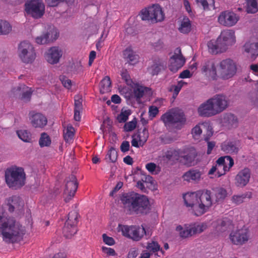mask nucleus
I'll return each mask as SVG.
<instances>
[{
	"label": "nucleus",
	"instance_id": "f257e3e1",
	"mask_svg": "<svg viewBox=\"0 0 258 258\" xmlns=\"http://www.w3.org/2000/svg\"><path fill=\"white\" fill-rule=\"evenodd\" d=\"M124 210L129 215H146L151 210L148 197L134 191L123 194L120 198Z\"/></svg>",
	"mask_w": 258,
	"mask_h": 258
},
{
	"label": "nucleus",
	"instance_id": "f03ea898",
	"mask_svg": "<svg viewBox=\"0 0 258 258\" xmlns=\"http://www.w3.org/2000/svg\"><path fill=\"white\" fill-rule=\"evenodd\" d=\"M25 230L15 220L0 215V235L7 243H17L23 239Z\"/></svg>",
	"mask_w": 258,
	"mask_h": 258
},
{
	"label": "nucleus",
	"instance_id": "7ed1b4c3",
	"mask_svg": "<svg viewBox=\"0 0 258 258\" xmlns=\"http://www.w3.org/2000/svg\"><path fill=\"white\" fill-rule=\"evenodd\" d=\"M26 175L22 167L13 166L5 171L6 182L10 188L17 189L25 184Z\"/></svg>",
	"mask_w": 258,
	"mask_h": 258
},
{
	"label": "nucleus",
	"instance_id": "20e7f679",
	"mask_svg": "<svg viewBox=\"0 0 258 258\" xmlns=\"http://www.w3.org/2000/svg\"><path fill=\"white\" fill-rule=\"evenodd\" d=\"M141 13L142 20L149 21L152 23L162 22L165 18L164 13L159 4H154L148 9L142 10Z\"/></svg>",
	"mask_w": 258,
	"mask_h": 258
},
{
	"label": "nucleus",
	"instance_id": "39448f33",
	"mask_svg": "<svg viewBox=\"0 0 258 258\" xmlns=\"http://www.w3.org/2000/svg\"><path fill=\"white\" fill-rule=\"evenodd\" d=\"M120 93L123 95L127 99H134L139 102L144 95H150L151 90L150 88L136 84L133 88V90L129 87H124L120 90Z\"/></svg>",
	"mask_w": 258,
	"mask_h": 258
},
{
	"label": "nucleus",
	"instance_id": "423d86ee",
	"mask_svg": "<svg viewBox=\"0 0 258 258\" xmlns=\"http://www.w3.org/2000/svg\"><path fill=\"white\" fill-rule=\"evenodd\" d=\"M237 71V66L233 60L226 58L221 60L218 64V78L228 80L233 77Z\"/></svg>",
	"mask_w": 258,
	"mask_h": 258
},
{
	"label": "nucleus",
	"instance_id": "0eeeda50",
	"mask_svg": "<svg viewBox=\"0 0 258 258\" xmlns=\"http://www.w3.org/2000/svg\"><path fill=\"white\" fill-rule=\"evenodd\" d=\"M25 11L33 18L39 19L45 13V6L42 0H27L25 4Z\"/></svg>",
	"mask_w": 258,
	"mask_h": 258
},
{
	"label": "nucleus",
	"instance_id": "6e6552de",
	"mask_svg": "<svg viewBox=\"0 0 258 258\" xmlns=\"http://www.w3.org/2000/svg\"><path fill=\"white\" fill-rule=\"evenodd\" d=\"M18 52L19 57L24 63H32L35 59L36 53L34 48L27 41H24L20 43Z\"/></svg>",
	"mask_w": 258,
	"mask_h": 258
},
{
	"label": "nucleus",
	"instance_id": "1a4fd4ad",
	"mask_svg": "<svg viewBox=\"0 0 258 258\" xmlns=\"http://www.w3.org/2000/svg\"><path fill=\"white\" fill-rule=\"evenodd\" d=\"M199 205L197 212L198 216L205 214L212 205L211 191L206 190L205 192L199 191Z\"/></svg>",
	"mask_w": 258,
	"mask_h": 258
},
{
	"label": "nucleus",
	"instance_id": "9d476101",
	"mask_svg": "<svg viewBox=\"0 0 258 258\" xmlns=\"http://www.w3.org/2000/svg\"><path fill=\"white\" fill-rule=\"evenodd\" d=\"M121 231L124 236L136 241L140 240L146 233L143 226L142 227L136 226H123Z\"/></svg>",
	"mask_w": 258,
	"mask_h": 258
},
{
	"label": "nucleus",
	"instance_id": "9b49d317",
	"mask_svg": "<svg viewBox=\"0 0 258 258\" xmlns=\"http://www.w3.org/2000/svg\"><path fill=\"white\" fill-rule=\"evenodd\" d=\"M218 65H216L213 59L205 61L201 66V72L206 77L213 80H217L218 78Z\"/></svg>",
	"mask_w": 258,
	"mask_h": 258
},
{
	"label": "nucleus",
	"instance_id": "f8f14e48",
	"mask_svg": "<svg viewBox=\"0 0 258 258\" xmlns=\"http://www.w3.org/2000/svg\"><path fill=\"white\" fill-rule=\"evenodd\" d=\"M185 59L181 53L180 48H176L174 54L169 59V69L173 73H176L184 64Z\"/></svg>",
	"mask_w": 258,
	"mask_h": 258
},
{
	"label": "nucleus",
	"instance_id": "ddd939ff",
	"mask_svg": "<svg viewBox=\"0 0 258 258\" xmlns=\"http://www.w3.org/2000/svg\"><path fill=\"white\" fill-rule=\"evenodd\" d=\"M239 19V17L234 12L225 11L220 13L218 21L223 26L232 27L236 24Z\"/></svg>",
	"mask_w": 258,
	"mask_h": 258
},
{
	"label": "nucleus",
	"instance_id": "4468645a",
	"mask_svg": "<svg viewBox=\"0 0 258 258\" xmlns=\"http://www.w3.org/2000/svg\"><path fill=\"white\" fill-rule=\"evenodd\" d=\"M199 191L187 193L183 195V198L184 204L187 207L192 208V213L195 215L198 216L197 209H198L199 205Z\"/></svg>",
	"mask_w": 258,
	"mask_h": 258
},
{
	"label": "nucleus",
	"instance_id": "2eb2a0df",
	"mask_svg": "<svg viewBox=\"0 0 258 258\" xmlns=\"http://www.w3.org/2000/svg\"><path fill=\"white\" fill-rule=\"evenodd\" d=\"M230 239L233 244L242 245L248 241V236L245 229H240L231 232Z\"/></svg>",
	"mask_w": 258,
	"mask_h": 258
},
{
	"label": "nucleus",
	"instance_id": "dca6fc26",
	"mask_svg": "<svg viewBox=\"0 0 258 258\" xmlns=\"http://www.w3.org/2000/svg\"><path fill=\"white\" fill-rule=\"evenodd\" d=\"M218 42H221L223 45H225L227 50L228 46L232 45L235 42L234 32L231 30L222 31L218 37Z\"/></svg>",
	"mask_w": 258,
	"mask_h": 258
},
{
	"label": "nucleus",
	"instance_id": "f3484780",
	"mask_svg": "<svg viewBox=\"0 0 258 258\" xmlns=\"http://www.w3.org/2000/svg\"><path fill=\"white\" fill-rule=\"evenodd\" d=\"M62 55L61 49L57 46L52 47L48 50L45 54V59L50 64L58 62Z\"/></svg>",
	"mask_w": 258,
	"mask_h": 258
},
{
	"label": "nucleus",
	"instance_id": "a211bd4d",
	"mask_svg": "<svg viewBox=\"0 0 258 258\" xmlns=\"http://www.w3.org/2000/svg\"><path fill=\"white\" fill-rule=\"evenodd\" d=\"M59 36L58 33L55 29L49 30L41 36L36 38V42L38 44H44L56 40Z\"/></svg>",
	"mask_w": 258,
	"mask_h": 258
},
{
	"label": "nucleus",
	"instance_id": "6ab92c4d",
	"mask_svg": "<svg viewBox=\"0 0 258 258\" xmlns=\"http://www.w3.org/2000/svg\"><path fill=\"white\" fill-rule=\"evenodd\" d=\"M212 99L214 102V107L217 113H220L226 109L228 106V100L225 95L217 94L214 96Z\"/></svg>",
	"mask_w": 258,
	"mask_h": 258
},
{
	"label": "nucleus",
	"instance_id": "aec40b11",
	"mask_svg": "<svg viewBox=\"0 0 258 258\" xmlns=\"http://www.w3.org/2000/svg\"><path fill=\"white\" fill-rule=\"evenodd\" d=\"M161 118L165 125L178 122L183 123L186 121L184 114H163Z\"/></svg>",
	"mask_w": 258,
	"mask_h": 258
},
{
	"label": "nucleus",
	"instance_id": "412c9836",
	"mask_svg": "<svg viewBox=\"0 0 258 258\" xmlns=\"http://www.w3.org/2000/svg\"><path fill=\"white\" fill-rule=\"evenodd\" d=\"M197 156L196 150L194 148H191L180 157V162L187 167L194 166L197 163L195 161Z\"/></svg>",
	"mask_w": 258,
	"mask_h": 258
},
{
	"label": "nucleus",
	"instance_id": "4be33fe9",
	"mask_svg": "<svg viewBox=\"0 0 258 258\" xmlns=\"http://www.w3.org/2000/svg\"><path fill=\"white\" fill-rule=\"evenodd\" d=\"M240 147V141L237 140L223 142L221 145V150L226 154H237Z\"/></svg>",
	"mask_w": 258,
	"mask_h": 258
},
{
	"label": "nucleus",
	"instance_id": "5701e85b",
	"mask_svg": "<svg viewBox=\"0 0 258 258\" xmlns=\"http://www.w3.org/2000/svg\"><path fill=\"white\" fill-rule=\"evenodd\" d=\"M250 176V171L247 168H244L240 171L235 177L236 184L238 186H244L249 180Z\"/></svg>",
	"mask_w": 258,
	"mask_h": 258
},
{
	"label": "nucleus",
	"instance_id": "b1692460",
	"mask_svg": "<svg viewBox=\"0 0 258 258\" xmlns=\"http://www.w3.org/2000/svg\"><path fill=\"white\" fill-rule=\"evenodd\" d=\"M202 175V172L199 169H192L185 172L182 175V178L187 182L197 183L201 180Z\"/></svg>",
	"mask_w": 258,
	"mask_h": 258
},
{
	"label": "nucleus",
	"instance_id": "393cba45",
	"mask_svg": "<svg viewBox=\"0 0 258 258\" xmlns=\"http://www.w3.org/2000/svg\"><path fill=\"white\" fill-rule=\"evenodd\" d=\"M214 224L216 231L218 233L224 232L232 227L231 221L226 218L218 219Z\"/></svg>",
	"mask_w": 258,
	"mask_h": 258
},
{
	"label": "nucleus",
	"instance_id": "a878e982",
	"mask_svg": "<svg viewBox=\"0 0 258 258\" xmlns=\"http://www.w3.org/2000/svg\"><path fill=\"white\" fill-rule=\"evenodd\" d=\"M123 58L131 64H136L138 62L139 56L133 50L132 47H127L123 51Z\"/></svg>",
	"mask_w": 258,
	"mask_h": 258
},
{
	"label": "nucleus",
	"instance_id": "bb28decb",
	"mask_svg": "<svg viewBox=\"0 0 258 258\" xmlns=\"http://www.w3.org/2000/svg\"><path fill=\"white\" fill-rule=\"evenodd\" d=\"M32 125L34 127H43L47 122L46 117L43 114H33L30 118Z\"/></svg>",
	"mask_w": 258,
	"mask_h": 258
},
{
	"label": "nucleus",
	"instance_id": "cd10ccee",
	"mask_svg": "<svg viewBox=\"0 0 258 258\" xmlns=\"http://www.w3.org/2000/svg\"><path fill=\"white\" fill-rule=\"evenodd\" d=\"M221 123L223 126L230 128L237 126L238 119L234 114H224L221 119Z\"/></svg>",
	"mask_w": 258,
	"mask_h": 258
},
{
	"label": "nucleus",
	"instance_id": "c85d7f7f",
	"mask_svg": "<svg viewBox=\"0 0 258 258\" xmlns=\"http://www.w3.org/2000/svg\"><path fill=\"white\" fill-rule=\"evenodd\" d=\"M208 47L209 52L214 54L222 53L226 50L225 45H223L221 42H218V38L216 41L213 40L210 41L208 43Z\"/></svg>",
	"mask_w": 258,
	"mask_h": 258
},
{
	"label": "nucleus",
	"instance_id": "c756f323",
	"mask_svg": "<svg viewBox=\"0 0 258 258\" xmlns=\"http://www.w3.org/2000/svg\"><path fill=\"white\" fill-rule=\"evenodd\" d=\"M66 186L64 191H71L76 192L78 186V183L77 178L74 175H71L66 179Z\"/></svg>",
	"mask_w": 258,
	"mask_h": 258
},
{
	"label": "nucleus",
	"instance_id": "7c9ffc66",
	"mask_svg": "<svg viewBox=\"0 0 258 258\" xmlns=\"http://www.w3.org/2000/svg\"><path fill=\"white\" fill-rule=\"evenodd\" d=\"M243 48L246 52L251 55V58H255L258 55V42H247Z\"/></svg>",
	"mask_w": 258,
	"mask_h": 258
},
{
	"label": "nucleus",
	"instance_id": "2f4dec72",
	"mask_svg": "<svg viewBox=\"0 0 258 258\" xmlns=\"http://www.w3.org/2000/svg\"><path fill=\"white\" fill-rule=\"evenodd\" d=\"M153 62V64L148 68V71L152 75H157L164 68V63L159 58H155Z\"/></svg>",
	"mask_w": 258,
	"mask_h": 258
},
{
	"label": "nucleus",
	"instance_id": "473e14b6",
	"mask_svg": "<svg viewBox=\"0 0 258 258\" xmlns=\"http://www.w3.org/2000/svg\"><path fill=\"white\" fill-rule=\"evenodd\" d=\"M17 91L21 92V99L25 102L30 100L33 90L31 88H29L23 84L17 87Z\"/></svg>",
	"mask_w": 258,
	"mask_h": 258
},
{
	"label": "nucleus",
	"instance_id": "72a5a7b5",
	"mask_svg": "<svg viewBox=\"0 0 258 258\" xmlns=\"http://www.w3.org/2000/svg\"><path fill=\"white\" fill-rule=\"evenodd\" d=\"M7 205L9 206V211L10 212L14 211L15 209L19 208L21 206L22 202L21 198L17 196H13L7 199Z\"/></svg>",
	"mask_w": 258,
	"mask_h": 258
},
{
	"label": "nucleus",
	"instance_id": "f704fd0d",
	"mask_svg": "<svg viewBox=\"0 0 258 258\" xmlns=\"http://www.w3.org/2000/svg\"><path fill=\"white\" fill-rule=\"evenodd\" d=\"M214 102L213 99L210 98L206 102H204L199 107L198 111V113H208L209 111L213 110Z\"/></svg>",
	"mask_w": 258,
	"mask_h": 258
},
{
	"label": "nucleus",
	"instance_id": "c9c22d12",
	"mask_svg": "<svg viewBox=\"0 0 258 258\" xmlns=\"http://www.w3.org/2000/svg\"><path fill=\"white\" fill-rule=\"evenodd\" d=\"M111 81L108 76L104 77L100 83V92L101 94L107 93L110 91Z\"/></svg>",
	"mask_w": 258,
	"mask_h": 258
},
{
	"label": "nucleus",
	"instance_id": "e433bc0d",
	"mask_svg": "<svg viewBox=\"0 0 258 258\" xmlns=\"http://www.w3.org/2000/svg\"><path fill=\"white\" fill-rule=\"evenodd\" d=\"M191 23L187 17H184L181 22L178 30L183 34H187L191 31Z\"/></svg>",
	"mask_w": 258,
	"mask_h": 258
},
{
	"label": "nucleus",
	"instance_id": "4c0bfd02",
	"mask_svg": "<svg viewBox=\"0 0 258 258\" xmlns=\"http://www.w3.org/2000/svg\"><path fill=\"white\" fill-rule=\"evenodd\" d=\"M76 225H71L65 223L63 228V233L67 238H70L77 232Z\"/></svg>",
	"mask_w": 258,
	"mask_h": 258
},
{
	"label": "nucleus",
	"instance_id": "58836bf2",
	"mask_svg": "<svg viewBox=\"0 0 258 258\" xmlns=\"http://www.w3.org/2000/svg\"><path fill=\"white\" fill-rule=\"evenodd\" d=\"M215 191L216 202H222L227 196V191L222 187H217L213 189Z\"/></svg>",
	"mask_w": 258,
	"mask_h": 258
},
{
	"label": "nucleus",
	"instance_id": "ea45409f",
	"mask_svg": "<svg viewBox=\"0 0 258 258\" xmlns=\"http://www.w3.org/2000/svg\"><path fill=\"white\" fill-rule=\"evenodd\" d=\"M12 29V27L8 21L0 19V35L9 34Z\"/></svg>",
	"mask_w": 258,
	"mask_h": 258
},
{
	"label": "nucleus",
	"instance_id": "a19ab883",
	"mask_svg": "<svg viewBox=\"0 0 258 258\" xmlns=\"http://www.w3.org/2000/svg\"><path fill=\"white\" fill-rule=\"evenodd\" d=\"M198 5H201L205 11L215 9V0H196Z\"/></svg>",
	"mask_w": 258,
	"mask_h": 258
},
{
	"label": "nucleus",
	"instance_id": "79ce46f5",
	"mask_svg": "<svg viewBox=\"0 0 258 258\" xmlns=\"http://www.w3.org/2000/svg\"><path fill=\"white\" fill-rule=\"evenodd\" d=\"M75 132V129L71 124L67 125L66 129L63 131V138L66 142H69L73 138Z\"/></svg>",
	"mask_w": 258,
	"mask_h": 258
},
{
	"label": "nucleus",
	"instance_id": "37998d69",
	"mask_svg": "<svg viewBox=\"0 0 258 258\" xmlns=\"http://www.w3.org/2000/svg\"><path fill=\"white\" fill-rule=\"evenodd\" d=\"M225 163H224V167H222L224 170L223 173H220L218 171L217 173L218 174V176L220 177L221 175L225 174V172L229 170L234 164V160L230 156H225Z\"/></svg>",
	"mask_w": 258,
	"mask_h": 258
},
{
	"label": "nucleus",
	"instance_id": "c03bdc74",
	"mask_svg": "<svg viewBox=\"0 0 258 258\" xmlns=\"http://www.w3.org/2000/svg\"><path fill=\"white\" fill-rule=\"evenodd\" d=\"M246 11L248 13H255L258 11V0H247Z\"/></svg>",
	"mask_w": 258,
	"mask_h": 258
},
{
	"label": "nucleus",
	"instance_id": "a18cd8bd",
	"mask_svg": "<svg viewBox=\"0 0 258 258\" xmlns=\"http://www.w3.org/2000/svg\"><path fill=\"white\" fill-rule=\"evenodd\" d=\"M117 156L118 154L117 151L114 148L111 147L108 151L105 159L107 161L115 163L117 161Z\"/></svg>",
	"mask_w": 258,
	"mask_h": 258
},
{
	"label": "nucleus",
	"instance_id": "49530a36",
	"mask_svg": "<svg viewBox=\"0 0 258 258\" xmlns=\"http://www.w3.org/2000/svg\"><path fill=\"white\" fill-rule=\"evenodd\" d=\"M78 213L76 211H71L68 214V220L65 223L71 225H76L78 220Z\"/></svg>",
	"mask_w": 258,
	"mask_h": 258
},
{
	"label": "nucleus",
	"instance_id": "de8ad7c7",
	"mask_svg": "<svg viewBox=\"0 0 258 258\" xmlns=\"http://www.w3.org/2000/svg\"><path fill=\"white\" fill-rule=\"evenodd\" d=\"M176 230L179 232L180 236L182 238H185L192 235L190 227L183 229L181 225H178L176 227Z\"/></svg>",
	"mask_w": 258,
	"mask_h": 258
},
{
	"label": "nucleus",
	"instance_id": "09e8293b",
	"mask_svg": "<svg viewBox=\"0 0 258 258\" xmlns=\"http://www.w3.org/2000/svg\"><path fill=\"white\" fill-rule=\"evenodd\" d=\"M141 180L145 183L147 187L150 188L151 190H154L155 189L154 183V181L151 176L149 175H147L143 174V177L141 178Z\"/></svg>",
	"mask_w": 258,
	"mask_h": 258
},
{
	"label": "nucleus",
	"instance_id": "8fccbe9b",
	"mask_svg": "<svg viewBox=\"0 0 258 258\" xmlns=\"http://www.w3.org/2000/svg\"><path fill=\"white\" fill-rule=\"evenodd\" d=\"M51 139L49 136L45 133L41 134L39 140V144L41 147H48L51 144Z\"/></svg>",
	"mask_w": 258,
	"mask_h": 258
},
{
	"label": "nucleus",
	"instance_id": "3c124183",
	"mask_svg": "<svg viewBox=\"0 0 258 258\" xmlns=\"http://www.w3.org/2000/svg\"><path fill=\"white\" fill-rule=\"evenodd\" d=\"M164 157L169 160L177 159L179 157V151L174 149H169L165 152Z\"/></svg>",
	"mask_w": 258,
	"mask_h": 258
},
{
	"label": "nucleus",
	"instance_id": "603ef678",
	"mask_svg": "<svg viewBox=\"0 0 258 258\" xmlns=\"http://www.w3.org/2000/svg\"><path fill=\"white\" fill-rule=\"evenodd\" d=\"M19 138L22 141L28 142L31 140V134L26 130H20L17 132Z\"/></svg>",
	"mask_w": 258,
	"mask_h": 258
},
{
	"label": "nucleus",
	"instance_id": "864d4df0",
	"mask_svg": "<svg viewBox=\"0 0 258 258\" xmlns=\"http://www.w3.org/2000/svg\"><path fill=\"white\" fill-rule=\"evenodd\" d=\"M74 113H81L82 111V99L79 96H75Z\"/></svg>",
	"mask_w": 258,
	"mask_h": 258
},
{
	"label": "nucleus",
	"instance_id": "5fc2aeb1",
	"mask_svg": "<svg viewBox=\"0 0 258 258\" xmlns=\"http://www.w3.org/2000/svg\"><path fill=\"white\" fill-rule=\"evenodd\" d=\"M147 249L150 251H152L153 252H155L159 250H160L162 253H164V251L160 248V246L159 244L157 242L154 241H152L151 243H148Z\"/></svg>",
	"mask_w": 258,
	"mask_h": 258
},
{
	"label": "nucleus",
	"instance_id": "6e6d98bb",
	"mask_svg": "<svg viewBox=\"0 0 258 258\" xmlns=\"http://www.w3.org/2000/svg\"><path fill=\"white\" fill-rule=\"evenodd\" d=\"M192 235L201 233L203 232L207 228V225L205 223H202L200 225H194L191 227Z\"/></svg>",
	"mask_w": 258,
	"mask_h": 258
},
{
	"label": "nucleus",
	"instance_id": "4d7b16f0",
	"mask_svg": "<svg viewBox=\"0 0 258 258\" xmlns=\"http://www.w3.org/2000/svg\"><path fill=\"white\" fill-rule=\"evenodd\" d=\"M160 139L161 143L163 144H169L174 142L177 140L175 136L169 135L162 136L160 137Z\"/></svg>",
	"mask_w": 258,
	"mask_h": 258
},
{
	"label": "nucleus",
	"instance_id": "13d9d810",
	"mask_svg": "<svg viewBox=\"0 0 258 258\" xmlns=\"http://www.w3.org/2000/svg\"><path fill=\"white\" fill-rule=\"evenodd\" d=\"M185 84L186 83L184 82L180 81L178 82L176 85H172L170 88V91H173V95L176 96L178 94L183 85Z\"/></svg>",
	"mask_w": 258,
	"mask_h": 258
},
{
	"label": "nucleus",
	"instance_id": "bf43d9fd",
	"mask_svg": "<svg viewBox=\"0 0 258 258\" xmlns=\"http://www.w3.org/2000/svg\"><path fill=\"white\" fill-rule=\"evenodd\" d=\"M256 90L249 94V97L252 102L258 107V80L255 85Z\"/></svg>",
	"mask_w": 258,
	"mask_h": 258
},
{
	"label": "nucleus",
	"instance_id": "052dcab7",
	"mask_svg": "<svg viewBox=\"0 0 258 258\" xmlns=\"http://www.w3.org/2000/svg\"><path fill=\"white\" fill-rule=\"evenodd\" d=\"M247 194H242L240 195H234L232 197V201L236 205H239L244 202L246 198Z\"/></svg>",
	"mask_w": 258,
	"mask_h": 258
},
{
	"label": "nucleus",
	"instance_id": "680f3d73",
	"mask_svg": "<svg viewBox=\"0 0 258 258\" xmlns=\"http://www.w3.org/2000/svg\"><path fill=\"white\" fill-rule=\"evenodd\" d=\"M143 136L141 134H139L138 135V138H139V142H140V144L142 143V145L141 146H143L144 144L147 141L148 137H149V133L148 132V130L146 128H144L142 131Z\"/></svg>",
	"mask_w": 258,
	"mask_h": 258
},
{
	"label": "nucleus",
	"instance_id": "e2e57ef3",
	"mask_svg": "<svg viewBox=\"0 0 258 258\" xmlns=\"http://www.w3.org/2000/svg\"><path fill=\"white\" fill-rule=\"evenodd\" d=\"M137 120L136 118L131 121L126 123L124 125V130L126 132L133 131L136 127Z\"/></svg>",
	"mask_w": 258,
	"mask_h": 258
},
{
	"label": "nucleus",
	"instance_id": "0e129e2a",
	"mask_svg": "<svg viewBox=\"0 0 258 258\" xmlns=\"http://www.w3.org/2000/svg\"><path fill=\"white\" fill-rule=\"evenodd\" d=\"M59 79L62 84L65 88L68 89L71 88L72 81L71 80L69 79L64 76H60Z\"/></svg>",
	"mask_w": 258,
	"mask_h": 258
},
{
	"label": "nucleus",
	"instance_id": "69168bd1",
	"mask_svg": "<svg viewBox=\"0 0 258 258\" xmlns=\"http://www.w3.org/2000/svg\"><path fill=\"white\" fill-rule=\"evenodd\" d=\"M202 133V130L198 125H196L191 130L192 136L196 139H198L199 138Z\"/></svg>",
	"mask_w": 258,
	"mask_h": 258
},
{
	"label": "nucleus",
	"instance_id": "338daca9",
	"mask_svg": "<svg viewBox=\"0 0 258 258\" xmlns=\"http://www.w3.org/2000/svg\"><path fill=\"white\" fill-rule=\"evenodd\" d=\"M122 79L124 80L128 85H131L132 83V81L131 79L130 76L126 70L122 71L121 73Z\"/></svg>",
	"mask_w": 258,
	"mask_h": 258
},
{
	"label": "nucleus",
	"instance_id": "774afa93",
	"mask_svg": "<svg viewBox=\"0 0 258 258\" xmlns=\"http://www.w3.org/2000/svg\"><path fill=\"white\" fill-rule=\"evenodd\" d=\"M102 238L103 242L108 245H112L115 243L114 239L111 237L108 236L106 234L102 235Z\"/></svg>",
	"mask_w": 258,
	"mask_h": 258
}]
</instances>
